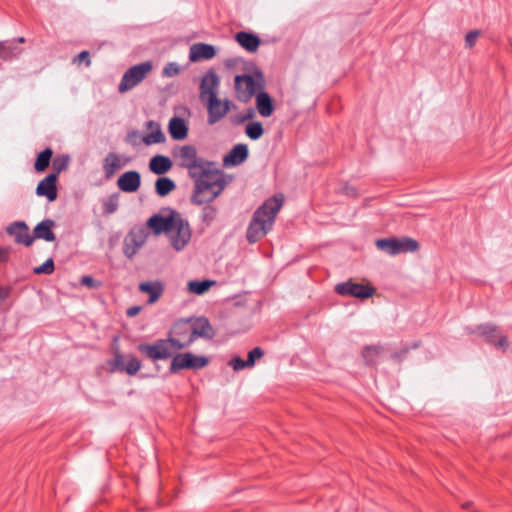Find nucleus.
I'll return each mask as SVG.
<instances>
[{"label":"nucleus","mask_w":512,"mask_h":512,"mask_svg":"<svg viewBox=\"0 0 512 512\" xmlns=\"http://www.w3.org/2000/svg\"><path fill=\"white\" fill-rule=\"evenodd\" d=\"M192 179L194 180V189L190 201L197 206L212 202L227 185L224 172L216 165L199 171Z\"/></svg>","instance_id":"nucleus-1"},{"label":"nucleus","mask_w":512,"mask_h":512,"mask_svg":"<svg viewBox=\"0 0 512 512\" xmlns=\"http://www.w3.org/2000/svg\"><path fill=\"white\" fill-rule=\"evenodd\" d=\"M282 199L270 197L264 201L253 213L246 230L248 243L254 244L261 240L272 230L277 213L282 207Z\"/></svg>","instance_id":"nucleus-2"},{"label":"nucleus","mask_w":512,"mask_h":512,"mask_svg":"<svg viewBox=\"0 0 512 512\" xmlns=\"http://www.w3.org/2000/svg\"><path fill=\"white\" fill-rule=\"evenodd\" d=\"M173 155L179 160L178 166L188 170L190 178L206 167L215 166V162L199 157L196 147L190 144L181 146Z\"/></svg>","instance_id":"nucleus-3"},{"label":"nucleus","mask_w":512,"mask_h":512,"mask_svg":"<svg viewBox=\"0 0 512 512\" xmlns=\"http://www.w3.org/2000/svg\"><path fill=\"white\" fill-rule=\"evenodd\" d=\"M170 346L177 350L183 349L179 338L169 336L166 339H158L152 344L140 343L137 346V350L153 361L166 360L172 357Z\"/></svg>","instance_id":"nucleus-4"},{"label":"nucleus","mask_w":512,"mask_h":512,"mask_svg":"<svg viewBox=\"0 0 512 512\" xmlns=\"http://www.w3.org/2000/svg\"><path fill=\"white\" fill-rule=\"evenodd\" d=\"M468 334L477 333L484 341L502 351H505L509 346L508 338L500 328L494 323H483L477 325L475 328H467Z\"/></svg>","instance_id":"nucleus-5"},{"label":"nucleus","mask_w":512,"mask_h":512,"mask_svg":"<svg viewBox=\"0 0 512 512\" xmlns=\"http://www.w3.org/2000/svg\"><path fill=\"white\" fill-rule=\"evenodd\" d=\"M113 354L114 357L107 361L110 372H121L133 376L141 369V361L132 354L124 356L117 345L113 347Z\"/></svg>","instance_id":"nucleus-6"},{"label":"nucleus","mask_w":512,"mask_h":512,"mask_svg":"<svg viewBox=\"0 0 512 512\" xmlns=\"http://www.w3.org/2000/svg\"><path fill=\"white\" fill-rule=\"evenodd\" d=\"M254 75L260 81H256L251 75H236L234 84L237 94V99L241 102H247L254 95L257 89H263V74L259 69H256Z\"/></svg>","instance_id":"nucleus-7"},{"label":"nucleus","mask_w":512,"mask_h":512,"mask_svg":"<svg viewBox=\"0 0 512 512\" xmlns=\"http://www.w3.org/2000/svg\"><path fill=\"white\" fill-rule=\"evenodd\" d=\"M153 68L151 61H145L130 67L122 76L118 91L125 93L141 83Z\"/></svg>","instance_id":"nucleus-8"},{"label":"nucleus","mask_w":512,"mask_h":512,"mask_svg":"<svg viewBox=\"0 0 512 512\" xmlns=\"http://www.w3.org/2000/svg\"><path fill=\"white\" fill-rule=\"evenodd\" d=\"M209 358L206 356L195 355L191 352L176 354L170 363L169 372L177 374L184 369L199 370L207 366Z\"/></svg>","instance_id":"nucleus-9"},{"label":"nucleus","mask_w":512,"mask_h":512,"mask_svg":"<svg viewBox=\"0 0 512 512\" xmlns=\"http://www.w3.org/2000/svg\"><path fill=\"white\" fill-rule=\"evenodd\" d=\"M335 292L341 296H349L365 300L376 293V289L369 284H361L348 280L335 285Z\"/></svg>","instance_id":"nucleus-10"},{"label":"nucleus","mask_w":512,"mask_h":512,"mask_svg":"<svg viewBox=\"0 0 512 512\" xmlns=\"http://www.w3.org/2000/svg\"><path fill=\"white\" fill-rule=\"evenodd\" d=\"M191 332L188 339L181 341L183 349L189 347L197 338H204L211 340L215 336V330L212 327L210 321L206 317L192 318L190 321Z\"/></svg>","instance_id":"nucleus-11"},{"label":"nucleus","mask_w":512,"mask_h":512,"mask_svg":"<svg viewBox=\"0 0 512 512\" xmlns=\"http://www.w3.org/2000/svg\"><path fill=\"white\" fill-rule=\"evenodd\" d=\"M148 237L147 228L144 226H135L124 238L123 253L129 259H132L139 249L145 244Z\"/></svg>","instance_id":"nucleus-12"},{"label":"nucleus","mask_w":512,"mask_h":512,"mask_svg":"<svg viewBox=\"0 0 512 512\" xmlns=\"http://www.w3.org/2000/svg\"><path fill=\"white\" fill-rule=\"evenodd\" d=\"M174 231L175 234H171L170 243L176 251L183 250L191 240V228L189 222L182 217L180 213L176 214Z\"/></svg>","instance_id":"nucleus-13"},{"label":"nucleus","mask_w":512,"mask_h":512,"mask_svg":"<svg viewBox=\"0 0 512 512\" xmlns=\"http://www.w3.org/2000/svg\"><path fill=\"white\" fill-rule=\"evenodd\" d=\"M168 216H162L160 214L152 215L146 223L145 228L147 231L150 229L155 235H160L161 233H172L174 232V224L176 219V214L179 212L169 209Z\"/></svg>","instance_id":"nucleus-14"},{"label":"nucleus","mask_w":512,"mask_h":512,"mask_svg":"<svg viewBox=\"0 0 512 512\" xmlns=\"http://www.w3.org/2000/svg\"><path fill=\"white\" fill-rule=\"evenodd\" d=\"M204 102L207 107V122L209 125L216 124L230 111L231 101L228 99L221 101L217 95L212 94L211 97Z\"/></svg>","instance_id":"nucleus-15"},{"label":"nucleus","mask_w":512,"mask_h":512,"mask_svg":"<svg viewBox=\"0 0 512 512\" xmlns=\"http://www.w3.org/2000/svg\"><path fill=\"white\" fill-rule=\"evenodd\" d=\"M7 233L14 237V241L17 244H23L29 247L34 242V237L29 233V227L24 221H15L11 223L7 229Z\"/></svg>","instance_id":"nucleus-16"},{"label":"nucleus","mask_w":512,"mask_h":512,"mask_svg":"<svg viewBox=\"0 0 512 512\" xmlns=\"http://www.w3.org/2000/svg\"><path fill=\"white\" fill-rule=\"evenodd\" d=\"M220 84V79L217 73L210 69L202 78L200 83V99L201 101H205L211 97L212 94L217 95V89Z\"/></svg>","instance_id":"nucleus-17"},{"label":"nucleus","mask_w":512,"mask_h":512,"mask_svg":"<svg viewBox=\"0 0 512 512\" xmlns=\"http://www.w3.org/2000/svg\"><path fill=\"white\" fill-rule=\"evenodd\" d=\"M118 188L126 193H134L141 186V174L136 170L124 172L117 180Z\"/></svg>","instance_id":"nucleus-18"},{"label":"nucleus","mask_w":512,"mask_h":512,"mask_svg":"<svg viewBox=\"0 0 512 512\" xmlns=\"http://www.w3.org/2000/svg\"><path fill=\"white\" fill-rule=\"evenodd\" d=\"M57 180L55 174H48L38 183L36 194L45 196L49 202L55 201L57 198Z\"/></svg>","instance_id":"nucleus-19"},{"label":"nucleus","mask_w":512,"mask_h":512,"mask_svg":"<svg viewBox=\"0 0 512 512\" xmlns=\"http://www.w3.org/2000/svg\"><path fill=\"white\" fill-rule=\"evenodd\" d=\"M216 55V49L213 45L206 43H195L190 47L189 59L191 62L200 60H209Z\"/></svg>","instance_id":"nucleus-20"},{"label":"nucleus","mask_w":512,"mask_h":512,"mask_svg":"<svg viewBox=\"0 0 512 512\" xmlns=\"http://www.w3.org/2000/svg\"><path fill=\"white\" fill-rule=\"evenodd\" d=\"M249 156L246 144L235 145L223 158L224 166H237L243 163Z\"/></svg>","instance_id":"nucleus-21"},{"label":"nucleus","mask_w":512,"mask_h":512,"mask_svg":"<svg viewBox=\"0 0 512 512\" xmlns=\"http://www.w3.org/2000/svg\"><path fill=\"white\" fill-rule=\"evenodd\" d=\"M55 226V222L51 219H45L39 222L33 230V235L35 239H42L47 242H53L56 240V235L53 232V228Z\"/></svg>","instance_id":"nucleus-22"},{"label":"nucleus","mask_w":512,"mask_h":512,"mask_svg":"<svg viewBox=\"0 0 512 512\" xmlns=\"http://www.w3.org/2000/svg\"><path fill=\"white\" fill-rule=\"evenodd\" d=\"M237 43L248 52L257 51L260 46L261 39L252 32L240 31L235 35Z\"/></svg>","instance_id":"nucleus-23"},{"label":"nucleus","mask_w":512,"mask_h":512,"mask_svg":"<svg viewBox=\"0 0 512 512\" xmlns=\"http://www.w3.org/2000/svg\"><path fill=\"white\" fill-rule=\"evenodd\" d=\"M168 132L173 140H184L188 135V125L183 118L174 116L169 121Z\"/></svg>","instance_id":"nucleus-24"},{"label":"nucleus","mask_w":512,"mask_h":512,"mask_svg":"<svg viewBox=\"0 0 512 512\" xmlns=\"http://www.w3.org/2000/svg\"><path fill=\"white\" fill-rule=\"evenodd\" d=\"M256 108L262 117H270L275 109L272 97L266 91H259L256 95Z\"/></svg>","instance_id":"nucleus-25"},{"label":"nucleus","mask_w":512,"mask_h":512,"mask_svg":"<svg viewBox=\"0 0 512 512\" xmlns=\"http://www.w3.org/2000/svg\"><path fill=\"white\" fill-rule=\"evenodd\" d=\"M139 291L149 294L148 304L158 301L164 291V286L160 281H146L139 284Z\"/></svg>","instance_id":"nucleus-26"},{"label":"nucleus","mask_w":512,"mask_h":512,"mask_svg":"<svg viewBox=\"0 0 512 512\" xmlns=\"http://www.w3.org/2000/svg\"><path fill=\"white\" fill-rule=\"evenodd\" d=\"M172 166L171 159L164 155H155L149 161V170L156 175H164Z\"/></svg>","instance_id":"nucleus-27"},{"label":"nucleus","mask_w":512,"mask_h":512,"mask_svg":"<svg viewBox=\"0 0 512 512\" xmlns=\"http://www.w3.org/2000/svg\"><path fill=\"white\" fill-rule=\"evenodd\" d=\"M122 167L120 156L115 152H109L103 160V170L106 179L114 176L115 172Z\"/></svg>","instance_id":"nucleus-28"},{"label":"nucleus","mask_w":512,"mask_h":512,"mask_svg":"<svg viewBox=\"0 0 512 512\" xmlns=\"http://www.w3.org/2000/svg\"><path fill=\"white\" fill-rule=\"evenodd\" d=\"M147 126L149 128H154V130L151 133H149L143 137L142 141L144 142L145 145L149 146L152 144H158V143L165 142L166 137H165L164 133L162 132L161 127L158 123H156L154 121H149L147 123Z\"/></svg>","instance_id":"nucleus-29"},{"label":"nucleus","mask_w":512,"mask_h":512,"mask_svg":"<svg viewBox=\"0 0 512 512\" xmlns=\"http://www.w3.org/2000/svg\"><path fill=\"white\" fill-rule=\"evenodd\" d=\"M175 189L176 184L169 177H159L155 182V192L159 197H165Z\"/></svg>","instance_id":"nucleus-30"},{"label":"nucleus","mask_w":512,"mask_h":512,"mask_svg":"<svg viewBox=\"0 0 512 512\" xmlns=\"http://www.w3.org/2000/svg\"><path fill=\"white\" fill-rule=\"evenodd\" d=\"M419 248V243L411 237H396V255L401 253L415 252Z\"/></svg>","instance_id":"nucleus-31"},{"label":"nucleus","mask_w":512,"mask_h":512,"mask_svg":"<svg viewBox=\"0 0 512 512\" xmlns=\"http://www.w3.org/2000/svg\"><path fill=\"white\" fill-rule=\"evenodd\" d=\"M53 155V151L51 148H45L41 151L36 158L34 163V168L37 172H44L50 164L51 158Z\"/></svg>","instance_id":"nucleus-32"},{"label":"nucleus","mask_w":512,"mask_h":512,"mask_svg":"<svg viewBox=\"0 0 512 512\" xmlns=\"http://www.w3.org/2000/svg\"><path fill=\"white\" fill-rule=\"evenodd\" d=\"M119 206V193H113L102 201L103 215L115 213Z\"/></svg>","instance_id":"nucleus-33"},{"label":"nucleus","mask_w":512,"mask_h":512,"mask_svg":"<svg viewBox=\"0 0 512 512\" xmlns=\"http://www.w3.org/2000/svg\"><path fill=\"white\" fill-rule=\"evenodd\" d=\"M382 348L377 345L365 346L362 350V357L367 365H373L377 361Z\"/></svg>","instance_id":"nucleus-34"},{"label":"nucleus","mask_w":512,"mask_h":512,"mask_svg":"<svg viewBox=\"0 0 512 512\" xmlns=\"http://www.w3.org/2000/svg\"><path fill=\"white\" fill-rule=\"evenodd\" d=\"M21 51L22 50L15 45L0 43V58L5 61L18 58Z\"/></svg>","instance_id":"nucleus-35"},{"label":"nucleus","mask_w":512,"mask_h":512,"mask_svg":"<svg viewBox=\"0 0 512 512\" xmlns=\"http://www.w3.org/2000/svg\"><path fill=\"white\" fill-rule=\"evenodd\" d=\"M70 162V156L67 154H62L56 156L52 161V173L55 174L56 178L58 175L65 171L68 168Z\"/></svg>","instance_id":"nucleus-36"},{"label":"nucleus","mask_w":512,"mask_h":512,"mask_svg":"<svg viewBox=\"0 0 512 512\" xmlns=\"http://www.w3.org/2000/svg\"><path fill=\"white\" fill-rule=\"evenodd\" d=\"M190 321H192V318L187 319V320L181 319V320L177 321L174 324L171 333L175 334L176 336H178L179 338H182V339H184L185 337L188 338L189 334L191 332Z\"/></svg>","instance_id":"nucleus-37"},{"label":"nucleus","mask_w":512,"mask_h":512,"mask_svg":"<svg viewBox=\"0 0 512 512\" xmlns=\"http://www.w3.org/2000/svg\"><path fill=\"white\" fill-rule=\"evenodd\" d=\"M375 245L379 250L389 255H396V237L378 239Z\"/></svg>","instance_id":"nucleus-38"},{"label":"nucleus","mask_w":512,"mask_h":512,"mask_svg":"<svg viewBox=\"0 0 512 512\" xmlns=\"http://www.w3.org/2000/svg\"><path fill=\"white\" fill-rule=\"evenodd\" d=\"M245 134L251 140H258L264 134V128L261 122L255 121L248 123L245 127Z\"/></svg>","instance_id":"nucleus-39"},{"label":"nucleus","mask_w":512,"mask_h":512,"mask_svg":"<svg viewBox=\"0 0 512 512\" xmlns=\"http://www.w3.org/2000/svg\"><path fill=\"white\" fill-rule=\"evenodd\" d=\"M213 283L214 282L210 281V280H202V281L193 280V281L188 282V289L190 292H192L194 294L201 295V294L205 293L206 291H208Z\"/></svg>","instance_id":"nucleus-40"},{"label":"nucleus","mask_w":512,"mask_h":512,"mask_svg":"<svg viewBox=\"0 0 512 512\" xmlns=\"http://www.w3.org/2000/svg\"><path fill=\"white\" fill-rule=\"evenodd\" d=\"M205 204L201 212V220L207 225H210L216 219L218 209L209 203Z\"/></svg>","instance_id":"nucleus-41"},{"label":"nucleus","mask_w":512,"mask_h":512,"mask_svg":"<svg viewBox=\"0 0 512 512\" xmlns=\"http://www.w3.org/2000/svg\"><path fill=\"white\" fill-rule=\"evenodd\" d=\"M55 266L52 258H48L42 265L35 267L33 272L37 275L46 274L50 275L54 272Z\"/></svg>","instance_id":"nucleus-42"},{"label":"nucleus","mask_w":512,"mask_h":512,"mask_svg":"<svg viewBox=\"0 0 512 512\" xmlns=\"http://www.w3.org/2000/svg\"><path fill=\"white\" fill-rule=\"evenodd\" d=\"M419 346H420V342L419 341L418 342H414L411 347L405 346V347L401 348L399 351H395L391 355V357H392L393 360H395L397 362H401L407 356V354L409 353L411 348L412 349H416Z\"/></svg>","instance_id":"nucleus-43"},{"label":"nucleus","mask_w":512,"mask_h":512,"mask_svg":"<svg viewBox=\"0 0 512 512\" xmlns=\"http://www.w3.org/2000/svg\"><path fill=\"white\" fill-rule=\"evenodd\" d=\"M480 35L481 31L478 29L469 31L465 36V47L469 49L472 48Z\"/></svg>","instance_id":"nucleus-44"},{"label":"nucleus","mask_w":512,"mask_h":512,"mask_svg":"<svg viewBox=\"0 0 512 512\" xmlns=\"http://www.w3.org/2000/svg\"><path fill=\"white\" fill-rule=\"evenodd\" d=\"M180 72V68L177 63L170 62L166 64V66L162 70V76L163 77H174L178 75Z\"/></svg>","instance_id":"nucleus-45"},{"label":"nucleus","mask_w":512,"mask_h":512,"mask_svg":"<svg viewBox=\"0 0 512 512\" xmlns=\"http://www.w3.org/2000/svg\"><path fill=\"white\" fill-rule=\"evenodd\" d=\"M229 365L235 370V371H239V370H242V369H245V368H250L252 367L251 364H248V361L247 360H243L242 358H240L239 356H236L234 358H232L229 362Z\"/></svg>","instance_id":"nucleus-46"},{"label":"nucleus","mask_w":512,"mask_h":512,"mask_svg":"<svg viewBox=\"0 0 512 512\" xmlns=\"http://www.w3.org/2000/svg\"><path fill=\"white\" fill-rule=\"evenodd\" d=\"M263 355H264V351L261 347L253 348L252 350H250L248 352V357H247L248 364H251V366L253 367L255 364V361L257 359H260Z\"/></svg>","instance_id":"nucleus-47"},{"label":"nucleus","mask_w":512,"mask_h":512,"mask_svg":"<svg viewBox=\"0 0 512 512\" xmlns=\"http://www.w3.org/2000/svg\"><path fill=\"white\" fill-rule=\"evenodd\" d=\"M255 115L254 110L252 108L248 109L245 114L236 115L232 119V123L235 125H240L243 122L253 118Z\"/></svg>","instance_id":"nucleus-48"},{"label":"nucleus","mask_w":512,"mask_h":512,"mask_svg":"<svg viewBox=\"0 0 512 512\" xmlns=\"http://www.w3.org/2000/svg\"><path fill=\"white\" fill-rule=\"evenodd\" d=\"M80 283L83 285V286H86L88 288H91V289H96L98 287H100L101 283L100 282H97L92 276L90 275H84L81 277L80 279Z\"/></svg>","instance_id":"nucleus-49"},{"label":"nucleus","mask_w":512,"mask_h":512,"mask_svg":"<svg viewBox=\"0 0 512 512\" xmlns=\"http://www.w3.org/2000/svg\"><path fill=\"white\" fill-rule=\"evenodd\" d=\"M74 63H81V62H85L86 66L89 67L91 65V60H90V54L88 51H82L80 52L75 58H74Z\"/></svg>","instance_id":"nucleus-50"},{"label":"nucleus","mask_w":512,"mask_h":512,"mask_svg":"<svg viewBox=\"0 0 512 512\" xmlns=\"http://www.w3.org/2000/svg\"><path fill=\"white\" fill-rule=\"evenodd\" d=\"M10 258V248L0 247V263L8 262Z\"/></svg>","instance_id":"nucleus-51"},{"label":"nucleus","mask_w":512,"mask_h":512,"mask_svg":"<svg viewBox=\"0 0 512 512\" xmlns=\"http://www.w3.org/2000/svg\"><path fill=\"white\" fill-rule=\"evenodd\" d=\"M11 290L8 286L0 285V301H4L9 298Z\"/></svg>","instance_id":"nucleus-52"},{"label":"nucleus","mask_w":512,"mask_h":512,"mask_svg":"<svg viewBox=\"0 0 512 512\" xmlns=\"http://www.w3.org/2000/svg\"><path fill=\"white\" fill-rule=\"evenodd\" d=\"M141 311V307L140 306H131L127 309L126 311V314L128 317H134L136 315H138Z\"/></svg>","instance_id":"nucleus-53"},{"label":"nucleus","mask_w":512,"mask_h":512,"mask_svg":"<svg viewBox=\"0 0 512 512\" xmlns=\"http://www.w3.org/2000/svg\"><path fill=\"white\" fill-rule=\"evenodd\" d=\"M18 42H20V43H24V42H25V38H24V37H19V38H18Z\"/></svg>","instance_id":"nucleus-54"},{"label":"nucleus","mask_w":512,"mask_h":512,"mask_svg":"<svg viewBox=\"0 0 512 512\" xmlns=\"http://www.w3.org/2000/svg\"><path fill=\"white\" fill-rule=\"evenodd\" d=\"M469 505H470V503H465V504L463 505V507H464V508H467Z\"/></svg>","instance_id":"nucleus-55"}]
</instances>
